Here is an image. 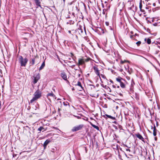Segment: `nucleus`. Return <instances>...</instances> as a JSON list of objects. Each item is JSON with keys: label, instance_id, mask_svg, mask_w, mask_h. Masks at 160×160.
I'll use <instances>...</instances> for the list:
<instances>
[{"label": "nucleus", "instance_id": "f257e3e1", "mask_svg": "<svg viewBox=\"0 0 160 160\" xmlns=\"http://www.w3.org/2000/svg\"><path fill=\"white\" fill-rule=\"evenodd\" d=\"M18 62L20 64V66L21 67H25L26 66V64L28 61V59L25 58H23L22 56H20L18 57Z\"/></svg>", "mask_w": 160, "mask_h": 160}, {"label": "nucleus", "instance_id": "f03ea898", "mask_svg": "<svg viewBox=\"0 0 160 160\" xmlns=\"http://www.w3.org/2000/svg\"><path fill=\"white\" fill-rule=\"evenodd\" d=\"M34 95V97L30 100L31 103H33L34 102L37 100L38 98H40L41 97V92L38 89L35 92Z\"/></svg>", "mask_w": 160, "mask_h": 160}, {"label": "nucleus", "instance_id": "7ed1b4c3", "mask_svg": "<svg viewBox=\"0 0 160 160\" xmlns=\"http://www.w3.org/2000/svg\"><path fill=\"white\" fill-rule=\"evenodd\" d=\"M90 58H81L79 59L78 60V64L79 65H82L84 64L85 62H87L88 61Z\"/></svg>", "mask_w": 160, "mask_h": 160}, {"label": "nucleus", "instance_id": "20e7f679", "mask_svg": "<svg viewBox=\"0 0 160 160\" xmlns=\"http://www.w3.org/2000/svg\"><path fill=\"white\" fill-rule=\"evenodd\" d=\"M93 68L94 71L95 73L99 77H100L99 71L98 68V66L95 64L93 66Z\"/></svg>", "mask_w": 160, "mask_h": 160}, {"label": "nucleus", "instance_id": "39448f33", "mask_svg": "<svg viewBox=\"0 0 160 160\" xmlns=\"http://www.w3.org/2000/svg\"><path fill=\"white\" fill-rule=\"evenodd\" d=\"M84 125L82 124H81L73 128L72 130H79L82 129Z\"/></svg>", "mask_w": 160, "mask_h": 160}, {"label": "nucleus", "instance_id": "423d86ee", "mask_svg": "<svg viewBox=\"0 0 160 160\" xmlns=\"http://www.w3.org/2000/svg\"><path fill=\"white\" fill-rule=\"evenodd\" d=\"M34 80L33 83H36L40 78V75L39 73H38L35 77H34Z\"/></svg>", "mask_w": 160, "mask_h": 160}, {"label": "nucleus", "instance_id": "0eeeda50", "mask_svg": "<svg viewBox=\"0 0 160 160\" xmlns=\"http://www.w3.org/2000/svg\"><path fill=\"white\" fill-rule=\"evenodd\" d=\"M158 18L155 17L153 18V21H156V22H155L153 23V25L154 26H159L158 24L160 23V22L158 21L159 20V19H158Z\"/></svg>", "mask_w": 160, "mask_h": 160}, {"label": "nucleus", "instance_id": "6e6552de", "mask_svg": "<svg viewBox=\"0 0 160 160\" xmlns=\"http://www.w3.org/2000/svg\"><path fill=\"white\" fill-rule=\"evenodd\" d=\"M49 97H50L52 98H53L54 97H55V95L54 94L52 93V92H51L48 93L47 95V97L49 100L50 99Z\"/></svg>", "mask_w": 160, "mask_h": 160}, {"label": "nucleus", "instance_id": "1a4fd4ad", "mask_svg": "<svg viewBox=\"0 0 160 160\" xmlns=\"http://www.w3.org/2000/svg\"><path fill=\"white\" fill-rule=\"evenodd\" d=\"M135 136L137 137V138H139V139L141 140L142 141L144 142V139L142 137V136L140 135L139 133L136 134H135Z\"/></svg>", "mask_w": 160, "mask_h": 160}, {"label": "nucleus", "instance_id": "9d476101", "mask_svg": "<svg viewBox=\"0 0 160 160\" xmlns=\"http://www.w3.org/2000/svg\"><path fill=\"white\" fill-rule=\"evenodd\" d=\"M61 76L62 78L65 81L67 80V76L64 72H62L61 73Z\"/></svg>", "mask_w": 160, "mask_h": 160}, {"label": "nucleus", "instance_id": "9b49d317", "mask_svg": "<svg viewBox=\"0 0 160 160\" xmlns=\"http://www.w3.org/2000/svg\"><path fill=\"white\" fill-rule=\"evenodd\" d=\"M51 142L50 140L49 139H47L46 140L45 142H44L43 146L44 148V149L46 148L47 145L49 143Z\"/></svg>", "mask_w": 160, "mask_h": 160}, {"label": "nucleus", "instance_id": "f8f14e48", "mask_svg": "<svg viewBox=\"0 0 160 160\" xmlns=\"http://www.w3.org/2000/svg\"><path fill=\"white\" fill-rule=\"evenodd\" d=\"M78 30L80 34H82L83 33V31L82 28V26L81 25H79Z\"/></svg>", "mask_w": 160, "mask_h": 160}, {"label": "nucleus", "instance_id": "ddd939ff", "mask_svg": "<svg viewBox=\"0 0 160 160\" xmlns=\"http://www.w3.org/2000/svg\"><path fill=\"white\" fill-rule=\"evenodd\" d=\"M77 85L80 87V88L79 89V91H81L83 89V88L82 86L81 82H78Z\"/></svg>", "mask_w": 160, "mask_h": 160}, {"label": "nucleus", "instance_id": "4468645a", "mask_svg": "<svg viewBox=\"0 0 160 160\" xmlns=\"http://www.w3.org/2000/svg\"><path fill=\"white\" fill-rule=\"evenodd\" d=\"M35 58H32L30 62V64L31 65H33L35 64Z\"/></svg>", "mask_w": 160, "mask_h": 160}, {"label": "nucleus", "instance_id": "2eb2a0df", "mask_svg": "<svg viewBox=\"0 0 160 160\" xmlns=\"http://www.w3.org/2000/svg\"><path fill=\"white\" fill-rule=\"evenodd\" d=\"M35 1L37 6H40V0H34Z\"/></svg>", "mask_w": 160, "mask_h": 160}, {"label": "nucleus", "instance_id": "dca6fc26", "mask_svg": "<svg viewBox=\"0 0 160 160\" xmlns=\"http://www.w3.org/2000/svg\"><path fill=\"white\" fill-rule=\"evenodd\" d=\"M45 62H43V63H42L41 66L39 68V70L40 71L42 70L45 67Z\"/></svg>", "mask_w": 160, "mask_h": 160}, {"label": "nucleus", "instance_id": "f3484780", "mask_svg": "<svg viewBox=\"0 0 160 160\" xmlns=\"http://www.w3.org/2000/svg\"><path fill=\"white\" fill-rule=\"evenodd\" d=\"M116 80L117 82H119L120 83L122 82V80H123V79L119 77L116 78Z\"/></svg>", "mask_w": 160, "mask_h": 160}, {"label": "nucleus", "instance_id": "a211bd4d", "mask_svg": "<svg viewBox=\"0 0 160 160\" xmlns=\"http://www.w3.org/2000/svg\"><path fill=\"white\" fill-rule=\"evenodd\" d=\"M105 116H107V117L110 118L112 120H114L115 119V117H113L110 115H109L107 114H105Z\"/></svg>", "mask_w": 160, "mask_h": 160}, {"label": "nucleus", "instance_id": "6ab92c4d", "mask_svg": "<svg viewBox=\"0 0 160 160\" xmlns=\"http://www.w3.org/2000/svg\"><path fill=\"white\" fill-rule=\"evenodd\" d=\"M120 85L121 88H124L125 87V84L122 82L120 83Z\"/></svg>", "mask_w": 160, "mask_h": 160}, {"label": "nucleus", "instance_id": "aec40b11", "mask_svg": "<svg viewBox=\"0 0 160 160\" xmlns=\"http://www.w3.org/2000/svg\"><path fill=\"white\" fill-rule=\"evenodd\" d=\"M92 126L95 129H96L97 130H99V127L95 125L91 124Z\"/></svg>", "mask_w": 160, "mask_h": 160}, {"label": "nucleus", "instance_id": "412c9836", "mask_svg": "<svg viewBox=\"0 0 160 160\" xmlns=\"http://www.w3.org/2000/svg\"><path fill=\"white\" fill-rule=\"evenodd\" d=\"M159 7H156L152 9V10L153 12H155L157 10H159Z\"/></svg>", "mask_w": 160, "mask_h": 160}, {"label": "nucleus", "instance_id": "4be33fe9", "mask_svg": "<svg viewBox=\"0 0 160 160\" xmlns=\"http://www.w3.org/2000/svg\"><path fill=\"white\" fill-rule=\"evenodd\" d=\"M147 42L148 44H150L151 43V39L149 38H148L147 41Z\"/></svg>", "mask_w": 160, "mask_h": 160}, {"label": "nucleus", "instance_id": "5701e85b", "mask_svg": "<svg viewBox=\"0 0 160 160\" xmlns=\"http://www.w3.org/2000/svg\"><path fill=\"white\" fill-rule=\"evenodd\" d=\"M100 77H99L100 78L101 77L103 78H106L105 76L104 75H103L102 74H100Z\"/></svg>", "mask_w": 160, "mask_h": 160}, {"label": "nucleus", "instance_id": "b1692460", "mask_svg": "<svg viewBox=\"0 0 160 160\" xmlns=\"http://www.w3.org/2000/svg\"><path fill=\"white\" fill-rule=\"evenodd\" d=\"M142 7V2H141L139 3V8L140 9H141Z\"/></svg>", "mask_w": 160, "mask_h": 160}, {"label": "nucleus", "instance_id": "393cba45", "mask_svg": "<svg viewBox=\"0 0 160 160\" xmlns=\"http://www.w3.org/2000/svg\"><path fill=\"white\" fill-rule=\"evenodd\" d=\"M141 44V41H138L137 42L136 44H137L138 46H139V45Z\"/></svg>", "mask_w": 160, "mask_h": 160}, {"label": "nucleus", "instance_id": "a878e982", "mask_svg": "<svg viewBox=\"0 0 160 160\" xmlns=\"http://www.w3.org/2000/svg\"><path fill=\"white\" fill-rule=\"evenodd\" d=\"M153 134L154 136H155L156 135L157 132L156 131H153Z\"/></svg>", "mask_w": 160, "mask_h": 160}, {"label": "nucleus", "instance_id": "bb28decb", "mask_svg": "<svg viewBox=\"0 0 160 160\" xmlns=\"http://www.w3.org/2000/svg\"><path fill=\"white\" fill-rule=\"evenodd\" d=\"M43 128L42 127H39L38 129V130H42V129Z\"/></svg>", "mask_w": 160, "mask_h": 160}, {"label": "nucleus", "instance_id": "cd10ccee", "mask_svg": "<svg viewBox=\"0 0 160 160\" xmlns=\"http://www.w3.org/2000/svg\"><path fill=\"white\" fill-rule=\"evenodd\" d=\"M63 104L64 106H67L68 104L67 102L66 103L65 102H63Z\"/></svg>", "mask_w": 160, "mask_h": 160}, {"label": "nucleus", "instance_id": "c85d7f7f", "mask_svg": "<svg viewBox=\"0 0 160 160\" xmlns=\"http://www.w3.org/2000/svg\"><path fill=\"white\" fill-rule=\"evenodd\" d=\"M140 10L142 12H145V11L143 9H140Z\"/></svg>", "mask_w": 160, "mask_h": 160}, {"label": "nucleus", "instance_id": "c756f323", "mask_svg": "<svg viewBox=\"0 0 160 160\" xmlns=\"http://www.w3.org/2000/svg\"><path fill=\"white\" fill-rule=\"evenodd\" d=\"M125 62V61H121V63L122 64H123V63H124Z\"/></svg>", "mask_w": 160, "mask_h": 160}, {"label": "nucleus", "instance_id": "7c9ffc66", "mask_svg": "<svg viewBox=\"0 0 160 160\" xmlns=\"http://www.w3.org/2000/svg\"><path fill=\"white\" fill-rule=\"evenodd\" d=\"M126 150L127 151H129V152H130V150L129 149H128V148L126 149Z\"/></svg>", "mask_w": 160, "mask_h": 160}, {"label": "nucleus", "instance_id": "2f4dec72", "mask_svg": "<svg viewBox=\"0 0 160 160\" xmlns=\"http://www.w3.org/2000/svg\"><path fill=\"white\" fill-rule=\"evenodd\" d=\"M74 21H71V23H70V24H74Z\"/></svg>", "mask_w": 160, "mask_h": 160}, {"label": "nucleus", "instance_id": "473e14b6", "mask_svg": "<svg viewBox=\"0 0 160 160\" xmlns=\"http://www.w3.org/2000/svg\"><path fill=\"white\" fill-rule=\"evenodd\" d=\"M153 126H154L153 130H156V127L155 126V125H154Z\"/></svg>", "mask_w": 160, "mask_h": 160}, {"label": "nucleus", "instance_id": "72a5a7b5", "mask_svg": "<svg viewBox=\"0 0 160 160\" xmlns=\"http://www.w3.org/2000/svg\"><path fill=\"white\" fill-rule=\"evenodd\" d=\"M1 106H2L1 102L0 101V109H1Z\"/></svg>", "mask_w": 160, "mask_h": 160}, {"label": "nucleus", "instance_id": "f704fd0d", "mask_svg": "<svg viewBox=\"0 0 160 160\" xmlns=\"http://www.w3.org/2000/svg\"><path fill=\"white\" fill-rule=\"evenodd\" d=\"M112 87H113V88H116V85H112Z\"/></svg>", "mask_w": 160, "mask_h": 160}, {"label": "nucleus", "instance_id": "c9c22d12", "mask_svg": "<svg viewBox=\"0 0 160 160\" xmlns=\"http://www.w3.org/2000/svg\"><path fill=\"white\" fill-rule=\"evenodd\" d=\"M110 82L111 83H113V81L112 80H110Z\"/></svg>", "mask_w": 160, "mask_h": 160}, {"label": "nucleus", "instance_id": "e433bc0d", "mask_svg": "<svg viewBox=\"0 0 160 160\" xmlns=\"http://www.w3.org/2000/svg\"><path fill=\"white\" fill-rule=\"evenodd\" d=\"M68 33H71V31H70V30H69V31H68Z\"/></svg>", "mask_w": 160, "mask_h": 160}, {"label": "nucleus", "instance_id": "4c0bfd02", "mask_svg": "<svg viewBox=\"0 0 160 160\" xmlns=\"http://www.w3.org/2000/svg\"><path fill=\"white\" fill-rule=\"evenodd\" d=\"M106 25L108 26V22H106Z\"/></svg>", "mask_w": 160, "mask_h": 160}, {"label": "nucleus", "instance_id": "58836bf2", "mask_svg": "<svg viewBox=\"0 0 160 160\" xmlns=\"http://www.w3.org/2000/svg\"><path fill=\"white\" fill-rule=\"evenodd\" d=\"M153 5L154 6H156V3H153Z\"/></svg>", "mask_w": 160, "mask_h": 160}, {"label": "nucleus", "instance_id": "ea45409f", "mask_svg": "<svg viewBox=\"0 0 160 160\" xmlns=\"http://www.w3.org/2000/svg\"><path fill=\"white\" fill-rule=\"evenodd\" d=\"M60 110V109L59 108H58V112H59V111Z\"/></svg>", "mask_w": 160, "mask_h": 160}, {"label": "nucleus", "instance_id": "a19ab883", "mask_svg": "<svg viewBox=\"0 0 160 160\" xmlns=\"http://www.w3.org/2000/svg\"><path fill=\"white\" fill-rule=\"evenodd\" d=\"M119 94L120 95V96H122V93H119Z\"/></svg>", "mask_w": 160, "mask_h": 160}, {"label": "nucleus", "instance_id": "79ce46f5", "mask_svg": "<svg viewBox=\"0 0 160 160\" xmlns=\"http://www.w3.org/2000/svg\"><path fill=\"white\" fill-rule=\"evenodd\" d=\"M64 2H65V0H62Z\"/></svg>", "mask_w": 160, "mask_h": 160}, {"label": "nucleus", "instance_id": "37998d69", "mask_svg": "<svg viewBox=\"0 0 160 160\" xmlns=\"http://www.w3.org/2000/svg\"><path fill=\"white\" fill-rule=\"evenodd\" d=\"M117 88H119V86H117Z\"/></svg>", "mask_w": 160, "mask_h": 160}, {"label": "nucleus", "instance_id": "c03bdc74", "mask_svg": "<svg viewBox=\"0 0 160 160\" xmlns=\"http://www.w3.org/2000/svg\"><path fill=\"white\" fill-rule=\"evenodd\" d=\"M157 138H156V137H155V140H157Z\"/></svg>", "mask_w": 160, "mask_h": 160}, {"label": "nucleus", "instance_id": "a18cd8bd", "mask_svg": "<svg viewBox=\"0 0 160 160\" xmlns=\"http://www.w3.org/2000/svg\"><path fill=\"white\" fill-rule=\"evenodd\" d=\"M84 31L86 32V30H85V28H84Z\"/></svg>", "mask_w": 160, "mask_h": 160}, {"label": "nucleus", "instance_id": "49530a36", "mask_svg": "<svg viewBox=\"0 0 160 160\" xmlns=\"http://www.w3.org/2000/svg\"><path fill=\"white\" fill-rule=\"evenodd\" d=\"M53 90L54 91H55V90L54 89H53Z\"/></svg>", "mask_w": 160, "mask_h": 160}, {"label": "nucleus", "instance_id": "de8ad7c7", "mask_svg": "<svg viewBox=\"0 0 160 160\" xmlns=\"http://www.w3.org/2000/svg\"><path fill=\"white\" fill-rule=\"evenodd\" d=\"M159 0H158V3H159Z\"/></svg>", "mask_w": 160, "mask_h": 160}, {"label": "nucleus", "instance_id": "09e8293b", "mask_svg": "<svg viewBox=\"0 0 160 160\" xmlns=\"http://www.w3.org/2000/svg\"><path fill=\"white\" fill-rule=\"evenodd\" d=\"M71 54H72V55H73V54H72V53H71Z\"/></svg>", "mask_w": 160, "mask_h": 160}, {"label": "nucleus", "instance_id": "8fccbe9b", "mask_svg": "<svg viewBox=\"0 0 160 160\" xmlns=\"http://www.w3.org/2000/svg\"><path fill=\"white\" fill-rule=\"evenodd\" d=\"M86 151H87L86 148H85Z\"/></svg>", "mask_w": 160, "mask_h": 160}, {"label": "nucleus", "instance_id": "3c124183", "mask_svg": "<svg viewBox=\"0 0 160 160\" xmlns=\"http://www.w3.org/2000/svg\"><path fill=\"white\" fill-rule=\"evenodd\" d=\"M146 38H145V40H146Z\"/></svg>", "mask_w": 160, "mask_h": 160}]
</instances>
